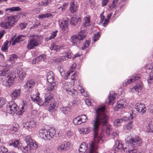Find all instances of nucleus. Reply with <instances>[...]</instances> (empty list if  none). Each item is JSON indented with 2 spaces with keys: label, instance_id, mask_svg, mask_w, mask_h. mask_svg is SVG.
<instances>
[{
  "label": "nucleus",
  "instance_id": "obj_13",
  "mask_svg": "<svg viewBox=\"0 0 153 153\" xmlns=\"http://www.w3.org/2000/svg\"><path fill=\"white\" fill-rule=\"evenodd\" d=\"M75 92H76L75 90H71L70 89H68V94L70 96H71L74 98V100L72 102H71L70 103L69 102V104L68 105V108H70V107H71L73 105L75 104L76 102L75 100V99L76 97V94Z\"/></svg>",
  "mask_w": 153,
  "mask_h": 153
},
{
  "label": "nucleus",
  "instance_id": "obj_26",
  "mask_svg": "<svg viewBox=\"0 0 153 153\" xmlns=\"http://www.w3.org/2000/svg\"><path fill=\"white\" fill-rule=\"evenodd\" d=\"M123 121V119L118 118L116 119L114 122V125L116 127L120 126Z\"/></svg>",
  "mask_w": 153,
  "mask_h": 153
},
{
  "label": "nucleus",
  "instance_id": "obj_35",
  "mask_svg": "<svg viewBox=\"0 0 153 153\" xmlns=\"http://www.w3.org/2000/svg\"><path fill=\"white\" fill-rule=\"evenodd\" d=\"M133 121H130L125 126L127 130L131 129L133 126Z\"/></svg>",
  "mask_w": 153,
  "mask_h": 153
},
{
  "label": "nucleus",
  "instance_id": "obj_23",
  "mask_svg": "<svg viewBox=\"0 0 153 153\" xmlns=\"http://www.w3.org/2000/svg\"><path fill=\"white\" fill-rule=\"evenodd\" d=\"M90 147V149L89 153H98L97 150L96 144L93 142L91 143Z\"/></svg>",
  "mask_w": 153,
  "mask_h": 153
},
{
  "label": "nucleus",
  "instance_id": "obj_2",
  "mask_svg": "<svg viewBox=\"0 0 153 153\" xmlns=\"http://www.w3.org/2000/svg\"><path fill=\"white\" fill-rule=\"evenodd\" d=\"M142 144L141 138L139 137H136L128 139L125 145L118 141L116 142L115 146L116 150L117 149L123 151L126 153H136L137 151V146H140Z\"/></svg>",
  "mask_w": 153,
  "mask_h": 153
},
{
  "label": "nucleus",
  "instance_id": "obj_40",
  "mask_svg": "<svg viewBox=\"0 0 153 153\" xmlns=\"http://www.w3.org/2000/svg\"><path fill=\"white\" fill-rule=\"evenodd\" d=\"M7 149L4 146H0V153H7Z\"/></svg>",
  "mask_w": 153,
  "mask_h": 153
},
{
  "label": "nucleus",
  "instance_id": "obj_14",
  "mask_svg": "<svg viewBox=\"0 0 153 153\" xmlns=\"http://www.w3.org/2000/svg\"><path fill=\"white\" fill-rule=\"evenodd\" d=\"M35 84V82L33 80L27 81L25 85H24L25 88L28 92H31L32 88Z\"/></svg>",
  "mask_w": 153,
  "mask_h": 153
},
{
  "label": "nucleus",
  "instance_id": "obj_58",
  "mask_svg": "<svg viewBox=\"0 0 153 153\" xmlns=\"http://www.w3.org/2000/svg\"><path fill=\"white\" fill-rule=\"evenodd\" d=\"M153 81V77H149L147 80L148 84H150Z\"/></svg>",
  "mask_w": 153,
  "mask_h": 153
},
{
  "label": "nucleus",
  "instance_id": "obj_31",
  "mask_svg": "<svg viewBox=\"0 0 153 153\" xmlns=\"http://www.w3.org/2000/svg\"><path fill=\"white\" fill-rule=\"evenodd\" d=\"M73 122L75 125H79L82 123V121L80 119V117L79 116L73 120Z\"/></svg>",
  "mask_w": 153,
  "mask_h": 153
},
{
  "label": "nucleus",
  "instance_id": "obj_59",
  "mask_svg": "<svg viewBox=\"0 0 153 153\" xmlns=\"http://www.w3.org/2000/svg\"><path fill=\"white\" fill-rule=\"evenodd\" d=\"M108 1V0H102V6H104L106 5L107 4Z\"/></svg>",
  "mask_w": 153,
  "mask_h": 153
},
{
  "label": "nucleus",
  "instance_id": "obj_49",
  "mask_svg": "<svg viewBox=\"0 0 153 153\" xmlns=\"http://www.w3.org/2000/svg\"><path fill=\"white\" fill-rule=\"evenodd\" d=\"M56 108L53 107L52 105H50L49 108L48 110L49 111L53 112L56 110Z\"/></svg>",
  "mask_w": 153,
  "mask_h": 153
},
{
  "label": "nucleus",
  "instance_id": "obj_51",
  "mask_svg": "<svg viewBox=\"0 0 153 153\" xmlns=\"http://www.w3.org/2000/svg\"><path fill=\"white\" fill-rule=\"evenodd\" d=\"M20 42V40L19 39V38H16L15 39L13 40L12 43V45L13 46L15 45V44L16 43L19 42Z\"/></svg>",
  "mask_w": 153,
  "mask_h": 153
},
{
  "label": "nucleus",
  "instance_id": "obj_1",
  "mask_svg": "<svg viewBox=\"0 0 153 153\" xmlns=\"http://www.w3.org/2000/svg\"><path fill=\"white\" fill-rule=\"evenodd\" d=\"M105 106H102L96 109V117L93 120V132L95 142L99 143L102 140L98 134L99 126H104L107 124L108 117L105 114Z\"/></svg>",
  "mask_w": 153,
  "mask_h": 153
},
{
  "label": "nucleus",
  "instance_id": "obj_8",
  "mask_svg": "<svg viewBox=\"0 0 153 153\" xmlns=\"http://www.w3.org/2000/svg\"><path fill=\"white\" fill-rule=\"evenodd\" d=\"M39 39L38 37L31 38L27 42L26 46L28 50H31L37 46L39 44Z\"/></svg>",
  "mask_w": 153,
  "mask_h": 153
},
{
  "label": "nucleus",
  "instance_id": "obj_5",
  "mask_svg": "<svg viewBox=\"0 0 153 153\" xmlns=\"http://www.w3.org/2000/svg\"><path fill=\"white\" fill-rule=\"evenodd\" d=\"M18 20L16 16H7L4 18L3 21L0 23L1 27L4 29H7L15 24Z\"/></svg>",
  "mask_w": 153,
  "mask_h": 153
},
{
  "label": "nucleus",
  "instance_id": "obj_60",
  "mask_svg": "<svg viewBox=\"0 0 153 153\" xmlns=\"http://www.w3.org/2000/svg\"><path fill=\"white\" fill-rule=\"evenodd\" d=\"M149 127L150 129L153 131V120L149 123Z\"/></svg>",
  "mask_w": 153,
  "mask_h": 153
},
{
  "label": "nucleus",
  "instance_id": "obj_18",
  "mask_svg": "<svg viewBox=\"0 0 153 153\" xmlns=\"http://www.w3.org/2000/svg\"><path fill=\"white\" fill-rule=\"evenodd\" d=\"M35 122L33 121H30L27 122L24 125L25 127L29 131H30L32 128H33L35 126Z\"/></svg>",
  "mask_w": 153,
  "mask_h": 153
},
{
  "label": "nucleus",
  "instance_id": "obj_24",
  "mask_svg": "<svg viewBox=\"0 0 153 153\" xmlns=\"http://www.w3.org/2000/svg\"><path fill=\"white\" fill-rule=\"evenodd\" d=\"M9 144L10 146H13L14 147L16 148L19 149V141L18 140H16L15 139L13 140H11V143H10Z\"/></svg>",
  "mask_w": 153,
  "mask_h": 153
},
{
  "label": "nucleus",
  "instance_id": "obj_11",
  "mask_svg": "<svg viewBox=\"0 0 153 153\" xmlns=\"http://www.w3.org/2000/svg\"><path fill=\"white\" fill-rule=\"evenodd\" d=\"M13 77H4L2 78L3 84L7 87H10L13 84Z\"/></svg>",
  "mask_w": 153,
  "mask_h": 153
},
{
  "label": "nucleus",
  "instance_id": "obj_50",
  "mask_svg": "<svg viewBox=\"0 0 153 153\" xmlns=\"http://www.w3.org/2000/svg\"><path fill=\"white\" fill-rule=\"evenodd\" d=\"M5 100L3 98H0V106H2L5 103Z\"/></svg>",
  "mask_w": 153,
  "mask_h": 153
},
{
  "label": "nucleus",
  "instance_id": "obj_54",
  "mask_svg": "<svg viewBox=\"0 0 153 153\" xmlns=\"http://www.w3.org/2000/svg\"><path fill=\"white\" fill-rule=\"evenodd\" d=\"M113 133L111 134V136L113 138H114V137L118 135L117 132V131H113Z\"/></svg>",
  "mask_w": 153,
  "mask_h": 153
},
{
  "label": "nucleus",
  "instance_id": "obj_28",
  "mask_svg": "<svg viewBox=\"0 0 153 153\" xmlns=\"http://www.w3.org/2000/svg\"><path fill=\"white\" fill-rule=\"evenodd\" d=\"M17 71V74L18 76H24L25 73L24 72L22 69L21 67H18Z\"/></svg>",
  "mask_w": 153,
  "mask_h": 153
},
{
  "label": "nucleus",
  "instance_id": "obj_20",
  "mask_svg": "<svg viewBox=\"0 0 153 153\" xmlns=\"http://www.w3.org/2000/svg\"><path fill=\"white\" fill-rule=\"evenodd\" d=\"M81 19L79 17H76L73 16L70 20V24L71 25H76L79 21H81Z\"/></svg>",
  "mask_w": 153,
  "mask_h": 153
},
{
  "label": "nucleus",
  "instance_id": "obj_44",
  "mask_svg": "<svg viewBox=\"0 0 153 153\" xmlns=\"http://www.w3.org/2000/svg\"><path fill=\"white\" fill-rule=\"evenodd\" d=\"M8 43H5L1 47V50L3 51H5L7 49Z\"/></svg>",
  "mask_w": 153,
  "mask_h": 153
},
{
  "label": "nucleus",
  "instance_id": "obj_53",
  "mask_svg": "<svg viewBox=\"0 0 153 153\" xmlns=\"http://www.w3.org/2000/svg\"><path fill=\"white\" fill-rule=\"evenodd\" d=\"M50 105H52V106H53V107L56 108H57L58 105V104L57 103H56V102H54L53 101L52 102H51L50 104Z\"/></svg>",
  "mask_w": 153,
  "mask_h": 153
},
{
  "label": "nucleus",
  "instance_id": "obj_41",
  "mask_svg": "<svg viewBox=\"0 0 153 153\" xmlns=\"http://www.w3.org/2000/svg\"><path fill=\"white\" fill-rule=\"evenodd\" d=\"M136 117V114L134 113V112L131 111V112L130 113L129 116L128 117V119L129 120H132Z\"/></svg>",
  "mask_w": 153,
  "mask_h": 153
},
{
  "label": "nucleus",
  "instance_id": "obj_45",
  "mask_svg": "<svg viewBox=\"0 0 153 153\" xmlns=\"http://www.w3.org/2000/svg\"><path fill=\"white\" fill-rule=\"evenodd\" d=\"M27 23H21L20 24V27L21 30H22L25 29L27 26Z\"/></svg>",
  "mask_w": 153,
  "mask_h": 153
},
{
  "label": "nucleus",
  "instance_id": "obj_7",
  "mask_svg": "<svg viewBox=\"0 0 153 153\" xmlns=\"http://www.w3.org/2000/svg\"><path fill=\"white\" fill-rule=\"evenodd\" d=\"M140 78V77H132V78L129 79L125 81L123 83V85L126 86L130 83L135 82L137 84L133 87L132 90L138 92H140L141 90L142 85Z\"/></svg>",
  "mask_w": 153,
  "mask_h": 153
},
{
  "label": "nucleus",
  "instance_id": "obj_46",
  "mask_svg": "<svg viewBox=\"0 0 153 153\" xmlns=\"http://www.w3.org/2000/svg\"><path fill=\"white\" fill-rule=\"evenodd\" d=\"M55 84H51V85L47 88V90L48 92H50L51 91H52L54 89Z\"/></svg>",
  "mask_w": 153,
  "mask_h": 153
},
{
  "label": "nucleus",
  "instance_id": "obj_29",
  "mask_svg": "<svg viewBox=\"0 0 153 153\" xmlns=\"http://www.w3.org/2000/svg\"><path fill=\"white\" fill-rule=\"evenodd\" d=\"M111 126L110 125H107L106 127V131L108 136H110L112 132V129Z\"/></svg>",
  "mask_w": 153,
  "mask_h": 153
},
{
  "label": "nucleus",
  "instance_id": "obj_6",
  "mask_svg": "<svg viewBox=\"0 0 153 153\" xmlns=\"http://www.w3.org/2000/svg\"><path fill=\"white\" fill-rule=\"evenodd\" d=\"M39 135L42 138L45 140H50L53 138L55 134V130L53 128L50 129L48 131L46 129H41L39 131Z\"/></svg>",
  "mask_w": 153,
  "mask_h": 153
},
{
  "label": "nucleus",
  "instance_id": "obj_25",
  "mask_svg": "<svg viewBox=\"0 0 153 153\" xmlns=\"http://www.w3.org/2000/svg\"><path fill=\"white\" fill-rule=\"evenodd\" d=\"M53 100V98L52 96L51 95L45 96V105H47L48 104L50 103Z\"/></svg>",
  "mask_w": 153,
  "mask_h": 153
},
{
  "label": "nucleus",
  "instance_id": "obj_42",
  "mask_svg": "<svg viewBox=\"0 0 153 153\" xmlns=\"http://www.w3.org/2000/svg\"><path fill=\"white\" fill-rule=\"evenodd\" d=\"M47 80L48 82L51 83V84H53V82L54 80V77H47Z\"/></svg>",
  "mask_w": 153,
  "mask_h": 153
},
{
  "label": "nucleus",
  "instance_id": "obj_52",
  "mask_svg": "<svg viewBox=\"0 0 153 153\" xmlns=\"http://www.w3.org/2000/svg\"><path fill=\"white\" fill-rule=\"evenodd\" d=\"M12 8L13 11H20L21 9L19 7H12Z\"/></svg>",
  "mask_w": 153,
  "mask_h": 153
},
{
  "label": "nucleus",
  "instance_id": "obj_21",
  "mask_svg": "<svg viewBox=\"0 0 153 153\" xmlns=\"http://www.w3.org/2000/svg\"><path fill=\"white\" fill-rule=\"evenodd\" d=\"M10 74L8 68H6L4 70L0 71V76H10Z\"/></svg>",
  "mask_w": 153,
  "mask_h": 153
},
{
  "label": "nucleus",
  "instance_id": "obj_16",
  "mask_svg": "<svg viewBox=\"0 0 153 153\" xmlns=\"http://www.w3.org/2000/svg\"><path fill=\"white\" fill-rule=\"evenodd\" d=\"M91 145V144H90ZM88 148L87 144L86 143L84 142L82 143L80 145L79 149V152L80 153H85V152L89 153L90 147V150L87 151Z\"/></svg>",
  "mask_w": 153,
  "mask_h": 153
},
{
  "label": "nucleus",
  "instance_id": "obj_55",
  "mask_svg": "<svg viewBox=\"0 0 153 153\" xmlns=\"http://www.w3.org/2000/svg\"><path fill=\"white\" fill-rule=\"evenodd\" d=\"M10 130L12 131V133H14L17 130V128L16 127L14 126H12L10 129Z\"/></svg>",
  "mask_w": 153,
  "mask_h": 153
},
{
  "label": "nucleus",
  "instance_id": "obj_34",
  "mask_svg": "<svg viewBox=\"0 0 153 153\" xmlns=\"http://www.w3.org/2000/svg\"><path fill=\"white\" fill-rule=\"evenodd\" d=\"M61 47L60 46L56 45L55 44L53 43L51 44L50 48L51 50H53L57 51Z\"/></svg>",
  "mask_w": 153,
  "mask_h": 153
},
{
  "label": "nucleus",
  "instance_id": "obj_57",
  "mask_svg": "<svg viewBox=\"0 0 153 153\" xmlns=\"http://www.w3.org/2000/svg\"><path fill=\"white\" fill-rule=\"evenodd\" d=\"M61 111L64 114H66L67 112V109L66 107H62L61 108Z\"/></svg>",
  "mask_w": 153,
  "mask_h": 153
},
{
  "label": "nucleus",
  "instance_id": "obj_37",
  "mask_svg": "<svg viewBox=\"0 0 153 153\" xmlns=\"http://www.w3.org/2000/svg\"><path fill=\"white\" fill-rule=\"evenodd\" d=\"M76 63H74L70 68V69L68 72V76H69L71 73L73 72L74 69L76 68Z\"/></svg>",
  "mask_w": 153,
  "mask_h": 153
},
{
  "label": "nucleus",
  "instance_id": "obj_17",
  "mask_svg": "<svg viewBox=\"0 0 153 153\" xmlns=\"http://www.w3.org/2000/svg\"><path fill=\"white\" fill-rule=\"evenodd\" d=\"M126 106L125 101L123 100H120L117 102V105L114 107V110L115 111H117L120 108L125 107Z\"/></svg>",
  "mask_w": 153,
  "mask_h": 153
},
{
  "label": "nucleus",
  "instance_id": "obj_39",
  "mask_svg": "<svg viewBox=\"0 0 153 153\" xmlns=\"http://www.w3.org/2000/svg\"><path fill=\"white\" fill-rule=\"evenodd\" d=\"M90 19L89 18L86 17L85 19V22L83 24V26L85 27H86L90 25Z\"/></svg>",
  "mask_w": 153,
  "mask_h": 153
},
{
  "label": "nucleus",
  "instance_id": "obj_61",
  "mask_svg": "<svg viewBox=\"0 0 153 153\" xmlns=\"http://www.w3.org/2000/svg\"><path fill=\"white\" fill-rule=\"evenodd\" d=\"M45 18H47L49 17H52L53 15L52 14H51V13H47L46 14H44Z\"/></svg>",
  "mask_w": 153,
  "mask_h": 153
},
{
  "label": "nucleus",
  "instance_id": "obj_48",
  "mask_svg": "<svg viewBox=\"0 0 153 153\" xmlns=\"http://www.w3.org/2000/svg\"><path fill=\"white\" fill-rule=\"evenodd\" d=\"M80 92L81 93H82V95L85 97H88V94H86V93L85 94L84 93V90L83 88H82V87H80Z\"/></svg>",
  "mask_w": 153,
  "mask_h": 153
},
{
  "label": "nucleus",
  "instance_id": "obj_63",
  "mask_svg": "<svg viewBox=\"0 0 153 153\" xmlns=\"http://www.w3.org/2000/svg\"><path fill=\"white\" fill-rule=\"evenodd\" d=\"M108 20L107 19H105V20L104 22L103 23L102 25L104 26H106L108 22Z\"/></svg>",
  "mask_w": 153,
  "mask_h": 153
},
{
  "label": "nucleus",
  "instance_id": "obj_22",
  "mask_svg": "<svg viewBox=\"0 0 153 153\" xmlns=\"http://www.w3.org/2000/svg\"><path fill=\"white\" fill-rule=\"evenodd\" d=\"M59 26L63 31L65 30L67 28V22L66 20H60L59 22Z\"/></svg>",
  "mask_w": 153,
  "mask_h": 153
},
{
  "label": "nucleus",
  "instance_id": "obj_9",
  "mask_svg": "<svg viewBox=\"0 0 153 153\" xmlns=\"http://www.w3.org/2000/svg\"><path fill=\"white\" fill-rule=\"evenodd\" d=\"M85 37V33L82 31L79 33L77 36H72L71 42L74 45L76 44H77L79 43V41L82 40Z\"/></svg>",
  "mask_w": 153,
  "mask_h": 153
},
{
  "label": "nucleus",
  "instance_id": "obj_10",
  "mask_svg": "<svg viewBox=\"0 0 153 153\" xmlns=\"http://www.w3.org/2000/svg\"><path fill=\"white\" fill-rule=\"evenodd\" d=\"M30 97L34 102H36L39 106H42L45 105V101L43 102L42 99L39 98L38 95L37 94L35 95H31Z\"/></svg>",
  "mask_w": 153,
  "mask_h": 153
},
{
  "label": "nucleus",
  "instance_id": "obj_62",
  "mask_svg": "<svg viewBox=\"0 0 153 153\" xmlns=\"http://www.w3.org/2000/svg\"><path fill=\"white\" fill-rule=\"evenodd\" d=\"M61 59L59 58H56L53 60V61L55 63H58L61 62Z\"/></svg>",
  "mask_w": 153,
  "mask_h": 153
},
{
  "label": "nucleus",
  "instance_id": "obj_43",
  "mask_svg": "<svg viewBox=\"0 0 153 153\" xmlns=\"http://www.w3.org/2000/svg\"><path fill=\"white\" fill-rule=\"evenodd\" d=\"M79 116L80 117V119L82 123L85 122L87 121V118L85 115H82Z\"/></svg>",
  "mask_w": 153,
  "mask_h": 153
},
{
  "label": "nucleus",
  "instance_id": "obj_56",
  "mask_svg": "<svg viewBox=\"0 0 153 153\" xmlns=\"http://www.w3.org/2000/svg\"><path fill=\"white\" fill-rule=\"evenodd\" d=\"M54 74L52 71H50L47 74V76H53Z\"/></svg>",
  "mask_w": 153,
  "mask_h": 153
},
{
  "label": "nucleus",
  "instance_id": "obj_3",
  "mask_svg": "<svg viewBox=\"0 0 153 153\" xmlns=\"http://www.w3.org/2000/svg\"><path fill=\"white\" fill-rule=\"evenodd\" d=\"M27 108L26 104L24 103L23 105H20L19 107L14 101L9 103L6 108L7 112L9 114H13L15 112H17L19 114H21L25 111Z\"/></svg>",
  "mask_w": 153,
  "mask_h": 153
},
{
  "label": "nucleus",
  "instance_id": "obj_12",
  "mask_svg": "<svg viewBox=\"0 0 153 153\" xmlns=\"http://www.w3.org/2000/svg\"><path fill=\"white\" fill-rule=\"evenodd\" d=\"M135 106L136 111L139 112L141 114L143 115L146 112V108L145 104L138 103L136 104Z\"/></svg>",
  "mask_w": 153,
  "mask_h": 153
},
{
  "label": "nucleus",
  "instance_id": "obj_64",
  "mask_svg": "<svg viewBox=\"0 0 153 153\" xmlns=\"http://www.w3.org/2000/svg\"><path fill=\"white\" fill-rule=\"evenodd\" d=\"M5 32V30H3L0 31V36L2 38L4 35Z\"/></svg>",
  "mask_w": 153,
  "mask_h": 153
},
{
  "label": "nucleus",
  "instance_id": "obj_27",
  "mask_svg": "<svg viewBox=\"0 0 153 153\" xmlns=\"http://www.w3.org/2000/svg\"><path fill=\"white\" fill-rule=\"evenodd\" d=\"M58 32L57 30L52 32L51 33V35L46 38V40L48 41L52 39H54L56 36L57 33Z\"/></svg>",
  "mask_w": 153,
  "mask_h": 153
},
{
  "label": "nucleus",
  "instance_id": "obj_47",
  "mask_svg": "<svg viewBox=\"0 0 153 153\" xmlns=\"http://www.w3.org/2000/svg\"><path fill=\"white\" fill-rule=\"evenodd\" d=\"M100 34L99 33L95 34L93 37V40L94 42L97 41L99 39Z\"/></svg>",
  "mask_w": 153,
  "mask_h": 153
},
{
  "label": "nucleus",
  "instance_id": "obj_33",
  "mask_svg": "<svg viewBox=\"0 0 153 153\" xmlns=\"http://www.w3.org/2000/svg\"><path fill=\"white\" fill-rule=\"evenodd\" d=\"M110 96L108 97V104L109 105H113L114 103V99L115 98V95L114 94L112 96L111 95V93L110 94Z\"/></svg>",
  "mask_w": 153,
  "mask_h": 153
},
{
  "label": "nucleus",
  "instance_id": "obj_30",
  "mask_svg": "<svg viewBox=\"0 0 153 153\" xmlns=\"http://www.w3.org/2000/svg\"><path fill=\"white\" fill-rule=\"evenodd\" d=\"M67 145V142H65V143H62V144L59 146L58 148V150L59 151H61L62 150H66V147H67L66 146Z\"/></svg>",
  "mask_w": 153,
  "mask_h": 153
},
{
  "label": "nucleus",
  "instance_id": "obj_19",
  "mask_svg": "<svg viewBox=\"0 0 153 153\" xmlns=\"http://www.w3.org/2000/svg\"><path fill=\"white\" fill-rule=\"evenodd\" d=\"M20 93V90L18 89L15 90L10 94L12 99L15 100L19 96Z\"/></svg>",
  "mask_w": 153,
  "mask_h": 153
},
{
  "label": "nucleus",
  "instance_id": "obj_4",
  "mask_svg": "<svg viewBox=\"0 0 153 153\" xmlns=\"http://www.w3.org/2000/svg\"><path fill=\"white\" fill-rule=\"evenodd\" d=\"M25 141L27 143L26 145L23 144L21 146L19 147V149L23 152L27 153L31 149L37 148V144L34 140L32 139L30 136L28 135L26 137Z\"/></svg>",
  "mask_w": 153,
  "mask_h": 153
},
{
  "label": "nucleus",
  "instance_id": "obj_15",
  "mask_svg": "<svg viewBox=\"0 0 153 153\" xmlns=\"http://www.w3.org/2000/svg\"><path fill=\"white\" fill-rule=\"evenodd\" d=\"M78 4L74 0H72L70 3V11L73 13H76L78 10Z\"/></svg>",
  "mask_w": 153,
  "mask_h": 153
},
{
  "label": "nucleus",
  "instance_id": "obj_32",
  "mask_svg": "<svg viewBox=\"0 0 153 153\" xmlns=\"http://www.w3.org/2000/svg\"><path fill=\"white\" fill-rule=\"evenodd\" d=\"M90 127H85L84 128H81L79 129L80 131H81L80 133L87 134L90 131Z\"/></svg>",
  "mask_w": 153,
  "mask_h": 153
},
{
  "label": "nucleus",
  "instance_id": "obj_38",
  "mask_svg": "<svg viewBox=\"0 0 153 153\" xmlns=\"http://www.w3.org/2000/svg\"><path fill=\"white\" fill-rule=\"evenodd\" d=\"M17 58V55L16 54H13L10 56L9 60L11 62H13L15 61V59Z\"/></svg>",
  "mask_w": 153,
  "mask_h": 153
},
{
  "label": "nucleus",
  "instance_id": "obj_36",
  "mask_svg": "<svg viewBox=\"0 0 153 153\" xmlns=\"http://www.w3.org/2000/svg\"><path fill=\"white\" fill-rule=\"evenodd\" d=\"M46 56L44 54H41L35 59V60H37V62L40 61L42 60H44L46 58Z\"/></svg>",
  "mask_w": 153,
  "mask_h": 153
}]
</instances>
